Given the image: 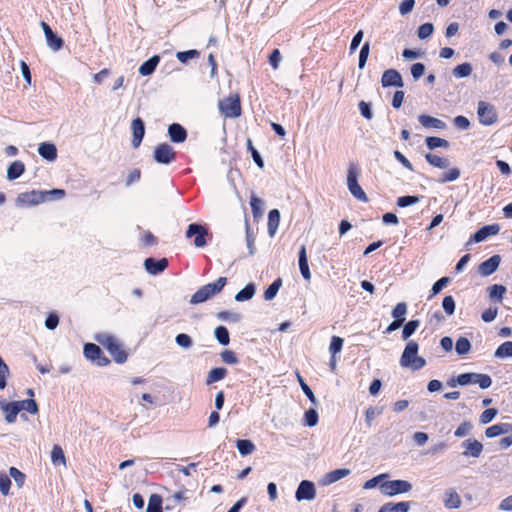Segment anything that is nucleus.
Instances as JSON below:
<instances>
[{
  "instance_id": "obj_42",
  "label": "nucleus",
  "mask_w": 512,
  "mask_h": 512,
  "mask_svg": "<svg viewBox=\"0 0 512 512\" xmlns=\"http://www.w3.org/2000/svg\"><path fill=\"white\" fill-rule=\"evenodd\" d=\"M471 349L470 341L465 337H460L455 344V350L459 355L467 354Z\"/></svg>"
},
{
  "instance_id": "obj_7",
  "label": "nucleus",
  "mask_w": 512,
  "mask_h": 512,
  "mask_svg": "<svg viewBox=\"0 0 512 512\" xmlns=\"http://www.w3.org/2000/svg\"><path fill=\"white\" fill-rule=\"evenodd\" d=\"M347 186L350 193L358 200L367 202L368 197L358 183V172L354 166H351L347 173Z\"/></svg>"
},
{
  "instance_id": "obj_28",
  "label": "nucleus",
  "mask_w": 512,
  "mask_h": 512,
  "mask_svg": "<svg viewBox=\"0 0 512 512\" xmlns=\"http://www.w3.org/2000/svg\"><path fill=\"white\" fill-rule=\"evenodd\" d=\"M25 171V166L21 161L12 162L7 169V179L12 181L19 178Z\"/></svg>"
},
{
  "instance_id": "obj_29",
  "label": "nucleus",
  "mask_w": 512,
  "mask_h": 512,
  "mask_svg": "<svg viewBox=\"0 0 512 512\" xmlns=\"http://www.w3.org/2000/svg\"><path fill=\"white\" fill-rule=\"evenodd\" d=\"M510 430L511 429H510L509 424H505V423L495 424L493 426L488 427L485 430V435H486L487 438H494L496 436H499V435H502V434H506Z\"/></svg>"
},
{
  "instance_id": "obj_30",
  "label": "nucleus",
  "mask_w": 512,
  "mask_h": 512,
  "mask_svg": "<svg viewBox=\"0 0 512 512\" xmlns=\"http://www.w3.org/2000/svg\"><path fill=\"white\" fill-rule=\"evenodd\" d=\"M409 502L386 503L380 507L378 512H408Z\"/></svg>"
},
{
  "instance_id": "obj_31",
  "label": "nucleus",
  "mask_w": 512,
  "mask_h": 512,
  "mask_svg": "<svg viewBox=\"0 0 512 512\" xmlns=\"http://www.w3.org/2000/svg\"><path fill=\"white\" fill-rule=\"evenodd\" d=\"M255 292V285L253 283H249L235 295V300L237 302L250 300L255 295Z\"/></svg>"
},
{
  "instance_id": "obj_23",
  "label": "nucleus",
  "mask_w": 512,
  "mask_h": 512,
  "mask_svg": "<svg viewBox=\"0 0 512 512\" xmlns=\"http://www.w3.org/2000/svg\"><path fill=\"white\" fill-rule=\"evenodd\" d=\"M350 473V469L347 468L335 469L324 476L323 484L329 485L334 482H337L342 478H345L346 476L350 475Z\"/></svg>"
},
{
  "instance_id": "obj_59",
  "label": "nucleus",
  "mask_w": 512,
  "mask_h": 512,
  "mask_svg": "<svg viewBox=\"0 0 512 512\" xmlns=\"http://www.w3.org/2000/svg\"><path fill=\"white\" fill-rule=\"evenodd\" d=\"M426 144L429 149H435L437 147H444L447 145V141L445 139L439 137H427Z\"/></svg>"
},
{
  "instance_id": "obj_12",
  "label": "nucleus",
  "mask_w": 512,
  "mask_h": 512,
  "mask_svg": "<svg viewBox=\"0 0 512 512\" xmlns=\"http://www.w3.org/2000/svg\"><path fill=\"white\" fill-rule=\"evenodd\" d=\"M295 497L298 501L314 500L316 497V489L314 483L308 480H303L300 482L296 490Z\"/></svg>"
},
{
  "instance_id": "obj_58",
  "label": "nucleus",
  "mask_w": 512,
  "mask_h": 512,
  "mask_svg": "<svg viewBox=\"0 0 512 512\" xmlns=\"http://www.w3.org/2000/svg\"><path fill=\"white\" fill-rule=\"evenodd\" d=\"M305 422L309 427H314L318 423V413L315 409H309L305 413Z\"/></svg>"
},
{
  "instance_id": "obj_5",
  "label": "nucleus",
  "mask_w": 512,
  "mask_h": 512,
  "mask_svg": "<svg viewBox=\"0 0 512 512\" xmlns=\"http://www.w3.org/2000/svg\"><path fill=\"white\" fill-rule=\"evenodd\" d=\"M379 489L383 495L395 496L410 492L412 484L406 480H390L382 482Z\"/></svg>"
},
{
  "instance_id": "obj_17",
  "label": "nucleus",
  "mask_w": 512,
  "mask_h": 512,
  "mask_svg": "<svg viewBox=\"0 0 512 512\" xmlns=\"http://www.w3.org/2000/svg\"><path fill=\"white\" fill-rule=\"evenodd\" d=\"M499 231L500 226L498 224L485 225L474 233L471 240L479 243L485 241L490 236L497 235Z\"/></svg>"
},
{
  "instance_id": "obj_18",
  "label": "nucleus",
  "mask_w": 512,
  "mask_h": 512,
  "mask_svg": "<svg viewBox=\"0 0 512 512\" xmlns=\"http://www.w3.org/2000/svg\"><path fill=\"white\" fill-rule=\"evenodd\" d=\"M168 266V260L166 258H161L156 260L154 258H146L144 261V267L146 271L152 275H157L163 272Z\"/></svg>"
},
{
  "instance_id": "obj_10",
  "label": "nucleus",
  "mask_w": 512,
  "mask_h": 512,
  "mask_svg": "<svg viewBox=\"0 0 512 512\" xmlns=\"http://www.w3.org/2000/svg\"><path fill=\"white\" fill-rule=\"evenodd\" d=\"M175 151L172 146L167 143L159 144L154 150V160L159 164H170L175 159Z\"/></svg>"
},
{
  "instance_id": "obj_19",
  "label": "nucleus",
  "mask_w": 512,
  "mask_h": 512,
  "mask_svg": "<svg viewBox=\"0 0 512 512\" xmlns=\"http://www.w3.org/2000/svg\"><path fill=\"white\" fill-rule=\"evenodd\" d=\"M131 129L133 132L132 145L137 148L142 142L145 134L144 122L140 118L134 119L131 124Z\"/></svg>"
},
{
  "instance_id": "obj_50",
  "label": "nucleus",
  "mask_w": 512,
  "mask_h": 512,
  "mask_svg": "<svg viewBox=\"0 0 512 512\" xmlns=\"http://www.w3.org/2000/svg\"><path fill=\"white\" fill-rule=\"evenodd\" d=\"M198 55H199V52L195 49L187 50V51H180V52L176 53V57L181 63H186L188 60L196 58Z\"/></svg>"
},
{
  "instance_id": "obj_64",
  "label": "nucleus",
  "mask_w": 512,
  "mask_h": 512,
  "mask_svg": "<svg viewBox=\"0 0 512 512\" xmlns=\"http://www.w3.org/2000/svg\"><path fill=\"white\" fill-rule=\"evenodd\" d=\"M140 240L144 246H152L157 243V238L149 231H143Z\"/></svg>"
},
{
  "instance_id": "obj_55",
  "label": "nucleus",
  "mask_w": 512,
  "mask_h": 512,
  "mask_svg": "<svg viewBox=\"0 0 512 512\" xmlns=\"http://www.w3.org/2000/svg\"><path fill=\"white\" fill-rule=\"evenodd\" d=\"M9 473L10 476L14 479L16 485L18 487H22L25 481V474L15 467H11Z\"/></svg>"
},
{
  "instance_id": "obj_13",
  "label": "nucleus",
  "mask_w": 512,
  "mask_h": 512,
  "mask_svg": "<svg viewBox=\"0 0 512 512\" xmlns=\"http://www.w3.org/2000/svg\"><path fill=\"white\" fill-rule=\"evenodd\" d=\"M194 235L196 236L194 240V245L197 248L204 247L206 245L205 236L207 235V230L199 224H190L186 231V237L191 238Z\"/></svg>"
},
{
  "instance_id": "obj_52",
  "label": "nucleus",
  "mask_w": 512,
  "mask_h": 512,
  "mask_svg": "<svg viewBox=\"0 0 512 512\" xmlns=\"http://www.w3.org/2000/svg\"><path fill=\"white\" fill-rule=\"evenodd\" d=\"M369 52H370V45L368 42H366L361 50H360V53H359V63H358V66L360 69H363L366 65V62H367V59H368V56H369Z\"/></svg>"
},
{
  "instance_id": "obj_39",
  "label": "nucleus",
  "mask_w": 512,
  "mask_h": 512,
  "mask_svg": "<svg viewBox=\"0 0 512 512\" xmlns=\"http://www.w3.org/2000/svg\"><path fill=\"white\" fill-rule=\"evenodd\" d=\"M146 512H163L162 498L157 494H152L148 501Z\"/></svg>"
},
{
  "instance_id": "obj_63",
  "label": "nucleus",
  "mask_w": 512,
  "mask_h": 512,
  "mask_svg": "<svg viewBox=\"0 0 512 512\" xmlns=\"http://www.w3.org/2000/svg\"><path fill=\"white\" fill-rule=\"evenodd\" d=\"M473 425L471 422H463L455 431V436L464 437L470 434Z\"/></svg>"
},
{
  "instance_id": "obj_22",
  "label": "nucleus",
  "mask_w": 512,
  "mask_h": 512,
  "mask_svg": "<svg viewBox=\"0 0 512 512\" xmlns=\"http://www.w3.org/2000/svg\"><path fill=\"white\" fill-rule=\"evenodd\" d=\"M418 121L426 129H445L446 127L444 121L429 115H419Z\"/></svg>"
},
{
  "instance_id": "obj_8",
  "label": "nucleus",
  "mask_w": 512,
  "mask_h": 512,
  "mask_svg": "<svg viewBox=\"0 0 512 512\" xmlns=\"http://www.w3.org/2000/svg\"><path fill=\"white\" fill-rule=\"evenodd\" d=\"M46 199L47 192L33 190L30 192L20 193L16 199V205L19 207L37 205L46 201Z\"/></svg>"
},
{
  "instance_id": "obj_46",
  "label": "nucleus",
  "mask_w": 512,
  "mask_h": 512,
  "mask_svg": "<svg viewBox=\"0 0 512 512\" xmlns=\"http://www.w3.org/2000/svg\"><path fill=\"white\" fill-rule=\"evenodd\" d=\"M407 313V305L404 302L398 303L392 311V316L394 320H402V323L405 321V315Z\"/></svg>"
},
{
  "instance_id": "obj_43",
  "label": "nucleus",
  "mask_w": 512,
  "mask_h": 512,
  "mask_svg": "<svg viewBox=\"0 0 512 512\" xmlns=\"http://www.w3.org/2000/svg\"><path fill=\"white\" fill-rule=\"evenodd\" d=\"M46 41H47V44L48 46L53 50V51H58L62 48L63 46V40L62 38L58 37L54 32L48 34L46 36Z\"/></svg>"
},
{
  "instance_id": "obj_24",
  "label": "nucleus",
  "mask_w": 512,
  "mask_h": 512,
  "mask_svg": "<svg viewBox=\"0 0 512 512\" xmlns=\"http://www.w3.org/2000/svg\"><path fill=\"white\" fill-rule=\"evenodd\" d=\"M38 153L41 157L48 161H53L57 157V149L56 146L52 143L43 142L39 144Z\"/></svg>"
},
{
  "instance_id": "obj_1",
  "label": "nucleus",
  "mask_w": 512,
  "mask_h": 512,
  "mask_svg": "<svg viewBox=\"0 0 512 512\" xmlns=\"http://www.w3.org/2000/svg\"><path fill=\"white\" fill-rule=\"evenodd\" d=\"M419 346L414 340L407 342L400 357V365L411 371H418L426 365V360L418 355Z\"/></svg>"
},
{
  "instance_id": "obj_45",
  "label": "nucleus",
  "mask_w": 512,
  "mask_h": 512,
  "mask_svg": "<svg viewBox=\"0 0 512 512\" xmlns=\"http://www.w3.org/2000/svg\"><path fill=\"white\" fill-rule=\"evenodd\" d=\"M419 327V321L418 320H410L407 322L402 330V338L404 340H407Z\"/></svg>"
},
{
  "instance_id": "obj_48",
  "label": "nucleus",
  "mask_w": 512,
  "mask_h": 512,
  "mask_svg": "<svg viewBox=\"0 0 512 512\" xmlns=\"http://www.w3.org/2000/svg\"><path fill=\"white\" fill-rule=\"evenodd\" d=\"M426 160L431 165H433L435 167H438V168H445L446 167V159L445 158H441L440 156H438L436 154H433V153L426 154Z\"/></svg>"
},
{
  "instance_id": "obj_33",
  "label": "nucleus",
  "mask_w": 512,
  "mask_h": 512,
  "mask_svg": "<svg viewBox=\"0 0 512 512\" xmlns=\"http://www.w3.org/2000/svg\"><path fill=\"white\" fill-rule=\"evenodd\" d=\"M236 447L242 456L250 455L255 451V445L251 440L238 439Z\"/></svg>"
},
{
  "instance_id": "obj_60",
  "label": "nucleus",
  "mask_w": 512,
  "mask_h": 512,
  "mask_svg": "<svg viewBox=\"0 0 512 512\" xmlns=\"http://www.w3.org/2000/svg\"><path fill=\"white\" fill-rule=\"evenodd\" d=\"M497 314H498L497 307H489L482 313L481 319L484 322L489 323V322H492L497 317Z\"/></svg>"
},
{
  "instance_id": "obj_4",
  "label": "nucleus",
  "mask_w": 512,
  "mask_h": 512,
  "mask_svg": "<svg viewBox=\"0 0 512 512\" xmlns=\"http://www.w3.org/2000/svg\"><path fill=\"white\" fill-rule=\"evenodd\" d=\"M470 384H478L481 389H487L492 385V379L487 374L472 372L460 374L455 379L450 380V387H455L456 385L466 386Z\"/></svg>"
},
{
  "instance_id": "obj_37",
  "label": "nucleus",
  "mask_w": 512,
  "mask_h": 512,
  "mask_svg": "<svg viewBox=\"0 0 512 512\" xmlns=\"http://www.w3.org/2000/svg\"><path fill=\"white\" fill-rule=\"evenodd\" d=\"M16 404L18 405L19 412L21 410H26L30 414L38 413V405L34 399H26V400H22V401H16Z\"/></svg>"
},
{
  "instance_id": "obj_27",
  "label": "nucleus",
  "mask_w": 512,
  "mask_h": 512,
  "mask_svg": "<svg viewBox=\"0 0 512 512\" xmlns=\"http://www.w3.org/2000/svg\"><path fill=\"white\" fill-rule=\"evenodd\" d=\"M280 223V212L272 209L268 214V233L270 237H274Z\"/></svg>"
},
{
  "instance_id": "obj_3",
  "label": "nucleus",
  "mask_w": 512,
  "mask_h": 512,
  "mask_svg": "<svg viewBox=\"0 0 512 512\" xmlns=\"http://www.w3.org/2000/svg\"><path fill=\"white\" fill-rule=\"evenodd\" d=\"M96 340L109 351L115 362L119 364L126 362L127 354L123 350L122 345L117 338L104 333L98 335Z\"/></svg>"
},
{
  "instance_id": "obj_56",
  "label": "nucleus",
  "mask_w": 512,
  "mask_h": 512,
  "mask_svg": "<svg viewBox=\"0 0 512 512\" xmlns=\"http://www.w3.org/2000/svg\"><path fill=\"white\" fill-rule=\"evenodd\" d=\"M343 346V339L338 336H333L331 339V343L329 346V351L334 356L335 354L339 353Z\"/></svg>"
},
{
  "instance_id": "obj_49",
  "label": "nucleus",
  "mask_w": 512,
  "mask_h": 512,
  "mask_svg": "<svg viewBox=\"0 0 512 512\" xmlns=\"http://www.w3.org/2000/svg\"><path fill=\"white\" fill-rule=\"evenodd\" d=\"M420 201L418 196H402L397 199V205L401 208H405L414 205Z\"/></svg>"
},
{
  "instance_id": "obj_6",
  "label": "nucleus",
  "mask_w": 512,
  "mask_h": 512,
  "mask_svg": "<svg viewBox=\"0 0 512 512\" xmlns=\"http://www.w3.org/2000/svg\"><path fill=\"white\" fill-rule=\"evenodd\" d=\"M220 111L229 118L238 117L241 114L240 99L238 95H230L219 101Z\"/></svg>"
},
{
  "instance_id": "obj_38",
  "label": "nucleus",
  "mask_w": 512,
  "mask_h": 512,
  "mask_svg": "<svg viewBox=\"0 0 512 512\" xmlns=\"http://www.w3.org/2000/svg\"><path fill=\"white\" fill-rule=\"evenodd\" d=\"M494 356L499 359L512 357V341L502 343L495 351Z\"/></svg>"
},
{
  "instance_id": "obj_61",
  "label": "nucleus",
  "mask_w": 512,
  "mask_h": 512,
  "mask_svg": "<svg viewBox=\"0 0 512 512\" xmlns=\"http://www.w3.org/2000/svg\"><path fill=\"white\" fill-rule=\"evenodd\" d=\"M221 359L223 362L227 364L235 365L238 363V358L236 354L231 350H224L221 354Z\"/></svg>"
},
{
  "instance_id": "obj_21",
  "label": "nucleus",
  "mask_w": 512,
  "mask_h": 512,
  "mask_svg": "<svg viewBox=\"0 0 512 512\" xmlns=\"http://www.w3.org/2000/svg\"><path fill=\"white\" fill-rule=\"evenodd\" d=\"M168 135L174 143H182L187 138L185 128L178 123H173L168 127Z\"/></svg>"
},
{
  "instance_id": "obj_9",
  "label": "nucleus",
  "mask_w": 512,
  "mask_h": 512,
  "mask_svg": "<svg viewBox=\"0 0 512 512\" xmlns=\"http://www.w3.org/2000/svg\"><path fill=\"white\" fill-rule=\"evenodd\" d=\"M477 114L480 123L483 125H492L497 121V113L494 107L484 101H480L477 107Z\"/></svg>"
},
{
  "instance_id": "obj_14",
  "label": "nucleus",
  "mask_w": 512,
  "mask_h": 512,
  "mask_svg": "<svg viewBox=\"0 0 512 512\" xmlns=\"http://www.w3.org/2000/svg\"><path fill=\"white\" fill-rule=\"evenodd\" d=\"M462 455L464 457L478 458L483 452V445L478 440L469 438L462 442Z\"/></svg>"
},
{
  "instance_id": "obj_44",
  "label": "nucleus",
  "mask_w": 512,
  "mask_h": 512,
  "mask_svg": "<svg viewBox=\"0 0 512 512\" xmlns=\"http://www.w3.org/2000/svg\"><path fill=\"white\" fill-rule=\"evenodd\" d=\"M297 379H298V382L301 386V389L302 391L304 392V394L309 398V400L311 401V403L313 405H318V400L316 399L313 391L310 389V387L305 383V381L303 380V378L301 377V375L299 373H297Z\"/></svg>"
},
{
  "instance_id": "obj_62",
  "label": "nucleus",
  "mask_w": 512,
  "mask_h": 512,
  "mask_svg": "<svg viewBox=\"0 0 512 512\" xmlns=\"http://www.w3.org/2000/svg\"><path fill=\"white\" fill-rule=\"evenodd\" d=\"M448 285V276L440 278L433 286L431 290L430 298L437 295L444 287Z\"/></svg>"
},
{
  "instance_id": "obj_47",
  "label": "nucleus",
  "mask_w": 512,
  "mask_h": 512,
  "mask_svg": "<svg viewBox=\"0 0 512 512\" xmlns=\"http://www.w3.org/2000/svg\"><path fill=\"white\" fill-rule=\"evenodd\" d=\"M175 342L179 347L183 349H189L193 344L192 338L185 333L178 334L175 338Z\"/></svg>"
},
{
  "instance_id": "obj_2",
  "label": "nucleus",
  "mask_w": 512,
  "mask_h": 512,
  "mask_svg": "<svg viewBox=\"0 0 512 512\" xmlns=\"http://www.w3.org/2000/svg\"><path fill=\"white\" fill-rule=\"evenodd\" d=\"M226 282V277H219L215 282L204 285L191 296L190 304L195 305L207 301L219 293L226 285Z\"/></svg>"
},
{
  "instance_id": "obj_34",
  "label": "nucleus",
  "mask_w": 512,
  "mask_h": 512,
  "mask_svg": "<svg viewBox=\"0 0 512 512\" xmlns=\"http://www.w3.org/2000/svg\"><path fill=\"white\" fill-rule=\"evenodd\" d=\"M227 375V370L223 367L213 368L208 372L206 384H211L220 381Z\"/></svg>"
},
{
  "instance_id": "obj_15",
  "label": "nucleus",
  "mask_w": 512,
  "mask_h": 512,
  "mask_svg": "<svg viewBox=\"0 0 512 512\" xmlns=\"http://www.w3.org/2000/svg\"><path fill=\"white\" fill-rule=\"evenodd\" d=\"M501 257L499 255H493L489 259L482 262L478 267V272L483 277H488L493 274L499 267Z\"/></svg>"
},
{
  "instance_id": "obj_35",
  "label": "nucleus",
  "mask_w": 512,
  "mask_h": 512,
  "mask_svg": "<svg viewBox=\"0 0 512 512\" xmlns=\"http://www.w3.org/2000/svg\"><path fill=\"white\" fill-rule=\"evenodd\" d=\"M51 461L55 466H66V458L62 448L55 445L51 451Z\"/></svg>"
},
{
  "instance_id": "obj_20",
  "label": "nucleus",
  "mask_w": 512,
  "mask_h": 512,
  "mask_svg": "<svg viewBox=\"0 0 512 512\" xmlns=\"http://www.w3.org/2000/svg\"><path fill=\"white\" fill-rule=\"evenodd\" d=\"M0 410L5 414V420L8 423H14L16 421L17 415L19 413V408L16 404V401L9 403L0 401Z\"/></svg>"
},
{
  "instance_id": "obj_16",
  "label": "nucleus",
  "mask_w": 512,
  "mask_h": 512,
  "mask_svg": "<svg viewBox=\"0 0 512 512\" xmlns=\"http://www.w3.org/2000/svg\"><path fill=\"white\" fill-rule=\"evenodd\" d=\"M383 87H403V80L401 74L395 69L386 70L381 78Z\"/></svg>"
},
{
  "instance_id": "obj_25",
  "label": "nucleus",
  "mask_w": 512,
  "mask_h": 512,
  "mask_svg": "<svg viewBox=\"0 0 512 512\" xmlns=\"http://www.w3.org/2000/svg\"><path fill=\"white\" fill-rule=\"evenodd\" d=\"M298 262H299V269L301 272V275L305 280L311 279V273L308 266V260H307V254H306V247L302 246L300 248V251L298 253Z\"/></svg>"
},
{
  "instance_id": "obj_41",
  "label": "nucleus",
  "mask_w": 512,
  "mask_h": 512,
  "mask_svg": "<svg viewBox=\"0 0 512 512\" xmlns=\"http://www.w3.org/2000/svg\"><path fill=\"white\" fill-rule=\"evenodd\" d=\"M282 286V280L276 279L264 292V299L267 301L272 300L278 293Z\"/></svg>"
},
{
  "instance_id": "obj_51",
  "label": "nucleus",
  "mask_w": 512,
  "mask_h": 512,
  "mask_svg": "<svg viewBox=\"0 0 512 512\" xmlns=\"http://www.w3.org/2000/svg\"><path fill=\"white\" fill-rule=\"evenodd\" d=\"M433 30H434L433 24L424 23L421 26H419L417 35L420 39H426L432 35Z\"/></svg>"
},
{
  "instance_id": "obj_26",
  "label": "nucleus",
  "mask_w": 512,
  "mask_h": 512,
  "mask_svg": "<svg viewBox=\"0 0 512 512\" xmlns=\"http://www.w3.org/2000/svg\"><path fill=\"white\" fill-rule=\"evenodd\" d=\"M159 62H160V57L158 55L152 56L151 58L146 60L143 64H141V66L139 67V74L142 76L151 75L155 71Z\"/></svg>"
},
{
  "instance_id": "obj_36",
  "label": "nucleus",
  "mask_w": 512,
  "mask_h": 512,
  "mask_svg": "<svg viewBox=\"0 0 512 512\" xmlns=\"http://www.w3.org/2000/svg\"><path fill=\"white\" fill-rule=\"evenodd\" d=\"M472 65L468 62H464L452 70V74L456 78H465L468 77L472 73Z\"/></svg>"
},
{
  "instance_id": "obj_32",
  "label": "nucleus",
  "mask_w": 512,
  "mask_h": 512,
  "mask_svg": "<svg viewBox=\"0 0 512 512\" xmlns=\"http://www.w3.org/2000/svg\"><path fill=\"white\" fill-rule=\"evenodd\" d=\"M506 291V287L500 284H494L488 288L490 299L498 303H502Z\"/></svg>"
},
{
  "instance_id": "obj_40",
  "label": "nucleus",
  "mask_w": 512,
  "mask_h": 512,
  "mask_svg": "<svg viewBox=\"0 0 512 512\" xmlns=\"http://www.w3.org/2000/svg\"><path fill=\"white\" fill-rule=\"evenodd\" d=\"M215 338L221 345H228L230 342L229 332L226 327L218 326L214 330Z\"/></svg>"
},
{
  "instance_id": "obj_11",
  "label": "nucleus",
  "mask_w": 512,
  "mask_h": 512,
  "mask_svg": "<svg viewBox=\"0 0 512 512\" xmlns=\"http://www.w3.org/2000/svg\"><path fill=\"white\" fill-rule=\"evenodd\" d=\"M84 355L98 366H106L110 363L109 359L102 355L100 347L93 343L85 344Z\"/></svg>"
},
{
  "instance_id": "obj_53",
  "label": "nucleus",
  "mask_w": 512,
  "mask_h": 512,
  "mask_svg": "<svg viewBox=\"0 0 512 512\" xmlns=\"http://www.w3.org/2000/svg\"><path fill=\"white\" fill-rule=\"evenodd\" d=\"M251 209H252V213L255 217L259 216L262 214V211H263V201L256 197V196H252L251 197Z\"/></svg>"
},
{
  "instance_id": "obj_54",
  "label": "nucleus",
  "mask_w": 512,
  "mask_h": 512,
  "mask_svg": "<svg viewBox=\"0 0 512 512\" xmlns=\"http://www.w3.org/2000/svg\"><path fill=\"white\" fill-rule=\"evenodd\" d=\"M11 480L5 473H0V492L6 496L9 494Z\"/></svg>"
},
{
  "instance_id": "obj_57",
  "label": "nucleus",
  "mask_w": 512,
  "mask_h": 512,
  "mask_svg": "<svg viewBox=\"0 0 512 512\" xmlns=\"http://www.w3.org/2000/svg\"><path fill=\"white\" fill-rule=\"evenodd\" d=\"M496 415L497 410L495 408L486 409L480 415V422L482 424H488L495 418Z\"/></svg>"
}]
</instances>
